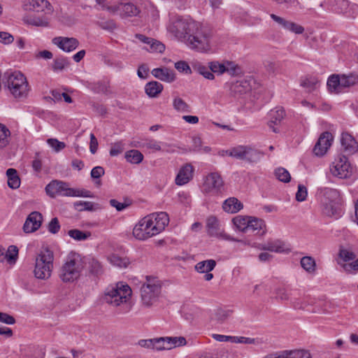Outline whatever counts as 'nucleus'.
Returning a JSON list of instances; mask_svg holds the SVG:
<instances>
[{"label":"nucleus","mask_w":358,"mask_h":358,"mask_svg":"<svg viewBox=\"0 0 358 358\" xmlns=\"http://www.w3.org/2000/svg\"><path fill=\"white\" fill-rule=\"evenodd\" d=\"M84 268L82 257L78 253L71 252L59 268V278L63 282H73L79 279Z\"/></svg>","instance_id":"1"},{"label":"nucleus","mask_w":358,"mask_h":358,"mask_svg":"<svg viewBox=\"0 0 358 358\" xmlns=\"http://www.w3.org/2000/svg\"><path fill=\"white\" fill-rule=\"evenodd\" d=\"M3 83L15 99H24L29 91L26 77L20 71H6L3 76Z\"/></svg>","instance_id":"2"},{"label":"nucleus","mask_w":358,"mask_h":358,"mask_svg":"<svg viewBox=\"0 0 358 358\" xmlns=\"http://www.w3.org/2000/svg\"><path fill=\"white\" fill-rule=\"evenodd\" d=\"M211 31L207 27L196 22V26L191 30L187 38V45L199 52H207L210 48Z\"/></svg>","instance_id":"3"},{"label":"nucleus","mask_w":358,"mask_h":358,"mask_svg":"<svg viewBox=\"0 0 358 358\" xmlns=\"http://www.w3.org/2000/svg\"><path fill=\"white\" fill-rule=\"evenodd\" d=\"M162 282L155 276L147 275L143 282L140 292L143 305L150 307L155 303L162 292Z\"/></svg>","instance_id":"4"},{"label":"nucleus","mask_w":358,"mask_h":358,"mask_svg":"<svg viewBox=\"0 0 358 358\" xmlns=\"http://www.w3.org/2000/svg\"><path fill=\"white\" fill-rule=\"evenodd\" d=\"M131 289L128 285L118 282L115 286L108 287L103 296V301L113 306L117 307L127 303L131 299Z\"/></svg>","instance_id":"5"},{"label":"nucleus","mask_w":358,"mask_h":358,"mask_svg":"<svg viewBox=\"0 0 358 358\" xmlns=\"http://www.w3.org/2000/svg\"><path fill=\"white\" fill-rule=\"evenodd\" d=\"M53 252L45 249L36 257L35 266L34 270V275L41 280L48 279L51 276L53 268Z\"/></svg>","instance_id":"6"},{"label":"nucleus","mask_w":358,"mask_h":358,"mask_svg":"<svg viewBox=\"0 0 358 358\" xmlns=\"http://www.w3.org/2000/svg\"><path fill=\"white\" fill-rule=\"evenodd\" d=\"M195 21L182 18L180 16H173L167 26V30L178 39H185L188 37L191 30L196 26Z\"/></svg>","instance_id":"7"},{"label":"nucleus","mask_w":358,"mask_h":358,"mask_svg":"<svg viewBox=\"0 0 358 358\" xmlns=\"http://www.w3.org/2000/svg\"><path fill=\"white\" fill-rule=\"evenodd\" d=\"M133 235L136 239L140 241H145L157 235L153 228L152 221L149 218L148 215L144 217L135 225L133 229Z\"/></svg>","instance_id":"8"},{"label":"nucleus","mask_w":358,"mask_h":358,"mask_svg":"<svg viewBox=\"0 0 358 358\" xmlns=\"http://www.w3.org/2000/svg\"><path fill=\"white\" fill-rule=\"evenodd\" d=\"M225 152L230 157L248 162H255L259 159V152L249 145H238Z\"/></svg>","instance_id":"9"},{"label":"nucleus","mask_w":358,"mask_h":358,"mask_svg":"<svg viewBox=\"0 0 358 358\" xmlns=\"http://www.w3.org/2000/svg\"><path fill=\"white\" fill-rule=\"evenodd\" d=\"M331 173L339 178H348L351 176L352 167L345 155L339 156L332 163Z\"/></svg>","instance_id":"10"},{"label":"nucleus","mask_w":358,"mask_h":358,"mask_svg":"<svg viewBox=\"0 0 358 358\" xmlns=\"http://www.w3.org/2000/svg\"><path fill=\"white\" fill-rule=\"evenodd\" d=\"M207 233L210 236L221 237L224 240L239 242V240L224 233L219 220L215 216H210L206 220Z\"/></svg>","instance_id":"11"},{"label":"nucleus","mask_w":358,"mask_h":358,"mask_svg":"<svg viewBox=\"0 0 358 358\" xmlns=\"http://www.w3.org/2000/svg\"><path fill=\"white\" fill-rule=\"evenodd\" d=\"M223 186V180L221 176L217 172L208 174L203 183V189L205 192H213L215 194L221 192Z\"/></svg>","instance_id":"12"},{"label":"nucleus","mask_w":358,"mask_h":358,"mask_svg":"<svg viewBox=\"0 0 358 358\" xmlns=\"http://www.w3.org/2000/svg\"><path fill=\"white\" fill-rule=\"evenodd\" d=\"M333 136L330 132L322 133L313 148V153L318 157L323 156L331 146Z\"/></svg>","instance_id":"13"},{"label":"nucleus","mask_w":358,"mask_h":358,"mask_svg":"<svg viewBox=\"0 0 358 358\" xmlns=\"http://www.w3.org/2000/svg\"><path fill=\"white\" fill-rule=\"evenodd\" d=\"M52 42L64 52H70L79 45V41L76 38L57 36L52 38Z\"/></svg>","instance_id":"14"},{"label":"nucleus","mask_w":358,"mask_h":358,"mask_svg":"<svg viewBox=\"0 0 358 358\" xmlns=\"http://www.w3.org/2000/svg\"><path fill=\"white\" fill-rule=\"evenodd\" d=\"M43 221L42 215L34 211L31 213L26 219L23 226V230L25 233H32L38 230L41 226Z\"/></svg>","instance_id":"15"},{"label":"nucleus","mask_w":358,"mask_h":358,"mask_svg":"<svg viewBox=\"0 0 358 358\" xmlns=\"http://www.w3.org/2000/svg\"><path fill=\"white\" fill-rule=\"evenodd\" d=\"M148 217L152 220L153 228L157 234L162 232L169 222V215L165 212L151 213Z\"/></svg>","instance_id":"16"},{"label":"nucleus","mask_w":358,"mask_h":358,"mask_svg":"<svg viewBox=\"0 0 358 358\" xmlns=\"http://www.w3.org/2000/svg\"><path fill=\"white\" fill-rule=\"evenodd\" d=\"M341 142L343 151L346 155H352L358 151V143L350 134L343 133Z\"/></svg>","instance_id":"17"},{"label":"nucleus","mask_w":358,"mask_h":358,"mask_svg":"<svg viewBox=\"0 0 358 358\" xmlns=\"http://www.w3.org/2000/svg\"><path fill=\"white\" fill-rule=\"evenodd\" d=\"M194 167L190 164H186L182 166L176 177V184L177 185H184L187 184L193 177Z\"/></svg>","instance_id":"18"},{"label":"nucleus","mask_w":358,"mask_h":358,"mask_svg":"<svg viewBox=\"0 0 358 358\" xmlns=\"http://www.w3.org/2000/svg\"><path fill=\"white\" fill-rule=\"evenodd\" d=\"M319 194L322 196L321 202H330L333 203H341L339 192L333 188L323 187L319 189Z\"/></svg>","instance_id":"19"},{"label":"nucleus","mask_w":358,"mask_h":358,"mask_svg":"<svg viewBox=\"0 0 358 358\" xmlns=\"http://www.w3.org/2000/svg\"><path fill=\"white\" fill-rule=\"evenodd\" d=\"M266 358H311L310 352L305 350H284L268 356Z\"/></svg>","instance_id":"20"},{"label":"nucleus","mask_w":358,"mask_h":358,"mask_svg":"<svg viewBox=\"0 0 358 358\" xmlns=\"http://www.w3.org/2000/svg\"><path fill=\"white\" fill-rule=\"evenodd\" d=\"M151 73L155 78L164 82L172 83L176 80L174 71L166 67L154 69Z\"/></svg>","instance_id":"21"},{"label":"nucleus","mask_w":358,"mask_h":358,"mask_svg":"<svg viewBox=\"0 0 358 358\" xmlns=\"http://www.w3.org/2000/svg\"><path fill=\"white\" fill-rule=\"evenodd\" d=\"M249 221L250 223L248 224L247 233H252L259 236H262L266 233V224L263 220L250 217Z\"/></svg>","instance_id":"22"},{"label":"nucleus","mask_w":358,"mask_h":358,"mask_svg":"<svg viewBox=\"0 0 358 358\" xmlns=\"http://www.w3.org/2000/svg\"><path fill=\"white\" fill-rule=\"evenodd\" d=\"M263 250H268L277 253H288L290 252L289 248H286L285 244L280 240L268 241L262 245L261 248Z\"/></svg>","instance_id":"23"},{"label":"nucleus","mask_w":358,"mask_h":358,"mask_svg":"<svg viewBox=\"0 0 358 358\" xmlns=\"http://www.w3.org/2000/svg\"><path fill=\"white\" fill-rule=\"evenodd\" d=\"M251 90L249 82L245 79L233 83L230 86V93L234 96H241Z\"/></svg>","instance_id":"24"},{"label":"nucleus","mask_w":358,"mask_h":358,"mask_svg":"<svg viewBox=\"0 0 358 358\" xmlns=\"http://www.w3.org/2000/svg\"><path fill=\"white\" fill-rule=\"evenodd\" d=\"M24 9L36 12H42L45 9L52 10L50 3L47 0H27Z\"/></svg>","instance_id":"25"},{"label":"nucleus","mask_w":358,"mask_h":358,"mask_svg":"<svg viewBox=\"0 0 358 358\" xmlns=\"http://www.w3.org/2000/svg\"><path fill=\"white\" fill-rule=\"evenodd\" d=\"M243 203L235 197L226 199L223 204V210L229 213H236L243 208Z\"/></svg>","instance_id":"26"},{"label":"nucleus","mask_w":358,"mask_h":358,"mask_svg":"<svg viewBox=\"0 0 358 358\" xmlns=\"http://www.w3.org/2000/svg\"><path fill=\"white\" fill-rule=\"evenodd\" d=\"M60 195L65 196H83L90 197V192L87 190H80L68 187L67 183L64 182V185H61Z\"/></svg>","instance_id":"27"},{"label":"nucleus","mask_w":358,"mask_h":358,"mask_svg":"<svg viewBox=\"0 0 358 358\" xmlns=\"http://www.w3.org/2000/svg\"><path fill=\"white\" fill-rule=\"evenodd\" d=\"M322 213L329 217H338L341 215V210L340 203H333L330 202H322Z\"/></svg>","instance_id":"28"},{"label":"nucleus","mask_w":358,"mask_h":358,"mask_svg":"<svg viewBox=\"0 0 358 358\" xmlns=\"http://www.w3.org/2000/svg\"><path fill=\"white\" fill-rule=\"evenodd\" d=\"M120 13L122 17L136 16L139 13V8L131 3H120Z\"/></svg>","instance_id":"29"},{"label":"nucleus","mask_w":358,"mask_h":358,"mask_svg":"<svg viewBox=\"0 0 358 358\" xmlns=\"http://www.w3.org/2000/svg\"><path fill=\"white\" fill-rule=\"evenodd\" d=\"M163 90V85L157 81H151L145 86V91L150 97L157 96Z\"/></svg>","instance_id":"30"},{"label":"nucleus","mask_w":358,"mask_h":358,"mask_svg":"<svg viewBox=\"0 0 358 358\" xmlns=\"http://www.w3.org/2000/svg\"><path fill=\"white\" fill-rule=\"evenodd\" d=\"M269 116L271 120L268 122V127H271L272 124L280 123L285 116V111L282 107H276L270 111Z\"/></svg>","instance_id":"31"},{"label":"nucleus","mask_w":358,"mask_h":358,"mask_svg":"<svg viewBox=\"0 0 358 358\" xmlns=\"http://www.w3.org/2000/svg\"><path fill=\"white\" fill-rule=\"evenodd\" d=\"M8 178V185L10 188L15 189L20 185V178L17 174V171L15 169H8L6 171Z\"/></svg>","instance_id":"32"},{"label":"nucleus","mask_w":358,"mask_h":358,"mask_svg":"<svg viewBox=\"0 0 358 358\" xmlns=\"http://www.w3.org/2000/svg\"><path fill=\"white\" fill-rule=\"evenodd\" d=\"M327 85L331 92L339 93L342 90L341 77L338 75L331 76L327 80Z\"/></svg>","instance_id":"33"},{"label":"nucleus","mask_w":358,"mask_h":358,"mask_svg":"<svg viewBox=\"0 0 358 358\" xmlns=\"http://www.w3.org/2000/svg\"><path fill=\"white\" fill-rule=\"evenodd\" d=\"M216 262L213 259L201 261L195 265V270L199 273H208L214 269Z\"/></svg>","instance_id":"34"},{"label":"nucleus","mask_w":358,"mask_h":358,"mask_svg":"<svg viewBox=\"0 0 358 358\" xmlns=\"http://www.w3.org/2000/svg\"><path fill=\"white\" fill-rule=\"evenodd\" d=\"M61 185H64V182L53 180L45 187V192L50 197L54 198L59 194Z\"/></svg>","instance_id":"35"},{"label":"nucleus","mask_w":358,"mask_h":358,"mask_svg":"<svg viewBox=\"0 0 358 358\" xmlns=\"http://www.w3.org/2000/svg\"><path fill=\"white\" fill-rule=\"evenodd\" d=\"M249 218L250 217L238 215L233 218L232 222L238 230L247 233V229L250 223Z\"/></svg>","instance_id":"36"},{"label":"nucleus","mask_w":358,"mask_h":358,"mask_svg":"<svg viewBox=\"0 0 358 358\" xmlns=\"http://www.w3.org/2000/svg\"><path fill=\"white\" fill-rule=\"evenodd\" d=\"M70 64L68 58L64 57H56L52 64V69L55 72L62 71L67 68Z\"/></svg>","instance_id":"37"},{"label":"nucleus","mask_w":358,"mask_h":358,"mask_svg":"<svg viewBox=\"0 0 358 358\" xmlns=\"http://www.w3.org/2000/svg\"><path fill=\"white\" fill-rule=\"evenodd\" d=\"M125 158L128 162L138 164L143 161V155L137 150H131L126 152Z\"/></svg>","instance_id":"38"},{"label":"nucleus","mask_w":358,"mask_h":358,"mask_svg":"<svg viewBox=\"0 0 358 358\" xmlns=\"http://www.w3.org/2000/svg\"><path fill=\"white\" fill-rule=\"evenodd\" d=\"M10 131L4 125L0 123V149L6 147L10 141Z\"/></svg>","instance_id":"39"},{"label":"nucleus","mask_w":358,"mask_h":358,"mask_svg":"<svg viewBox=\"0 0 358 358\" xmlns=\"http://www.w3.org/2000/svg\"><path fill=\"white\" fill-rule=\"evenodd\" d=\"M301 266L308 273H314L316 268V263L315 259L309 256H306L301 259Z\"/></svg>","instance_id":"40"},{"label":"nucleus","mask_w":358,"mask_h":358,"mask_svg":"<svg viewBox=\"0 0 358 358\" xmlns=\"http://www.w3.org/2000/svg\"><path fill=\"white\" fill-rule=\"evenodd\" d=\"M173 107L178 112H190V106L179 96L174 97L173 100Z\"/></svg>","instance_id":"41"},{"label":"nucleus","mask_w":358,"mask_h":358,"mask_svg":"<svg viewBox=\"0 0 358 358\" xmlns=\"http://www.w3.org/2000/svg\"><path fill=\"white\" fill-rule=\"evenodd\" d=\"M167 341V348L169 350L172 348L184 346L187 344V341L185 337L183 336H174V337H166Z\"/></svg>","instance_id":"42"},{"label":"nucleus","mask_w":358,"mask_h":358,"mask_svg":"<svg viewBox=\"0 0 358 358\" xmlns=\"http://www.w3.org/2000/svg\"><path fill=\"white\" fill-rule=\"evenodd\" d=\"M342 90L345 87L353 86L358 83V76L350 74L341 76Z\"/></svg>","instance_id":"43"},{"label":"nucleus","mask_w":358,"mask_h":358,"mask_svg":"<svg viewBox=\"0 0 358 358\" xmlns=\"http://www.w3.org/2000/svg\"><path fill=\"white\" fill-rule=\"evenodd\" d=\"M28 24L36 27H48L49 25L48 20L46 17H30L24 20Z\"/></svg>","instance_id":"44"},{"label":"nucleus","mask_w":358,"mask_h":358,"mask_svg":"<svg viewBox=\"0 0 358 358\" xmlns=\"http://www.w3.org/2000/svg\"><path fill=\"white\" fill-rule=\"evenodd\" d=\"M18 257V249L15 245H10L4 255V259L9 264H15Z\"/></svg>","instance_id":"45"},{"label":"nucleus","mask_w":358,"mask_h":358,"mask_svg":"<svg viewBox=\"0 0 358 358\" xmlns=\"http://www.w3.org/2000/svg\"><path fill=\"white\" fill-rule=\"evenodd\" d=\"M68 234L71 238L78 241L86 240L91 236L90 232H85L79 229H71L68 231Z\"/></svg>","instance_id":"46"},{"label":"nucleus","mask_w":358,"mask_h":358,"mask_svg":"<svg viewBox=\"0 0 358 358\" xmlns=\"http://www.w3.org/2000/svg\"><path fill=\"white\" fill-rule=\"evenodd\" d=\"M109 262L114 266L120 268H126L129 262L126 258H122L117 255H112L108 257Z\"/></svg>","instance_id":"47"},{"label":"nucleus","mask_w":358,"mask_h":358,"mask_svg":"<svg viewBox=\"0 0 358 358\" xmlns=\"http://www.w3.org/2000/svg\"><path fill=\"white\" fill-rule=\"evenodd\" d=\"M318 80L315 77L310 76L302 79L301 81V85L306 88L308 92L314 90L316 87V85L318 83Z\"/></svg>","instance_id":"48"},{"label":"nucleus","mask_w":358,"mask_h":358,"mask_svg":"<svg viewBox=\"0 0 358 358\" xmlns=\"http://www.w3.org/2000/svg\"><path fill=\"white\" fill-rule=\"evenodd\" d=\"M232 310L227 309H217L215 313V320L219 323L224 322L231 316Z\"/></svg>","instance_id":"49"},{"label":"nucleus","mask_w":358,"mask_h":358,"mask_svg":"<svg viewBox=\"0 0 358 358\" xmlns=\"http://www.w3.org/2000/svg\"><path fill=\"white\" fill-rule=\"evenodd\" d=\"M89 264H90V266H89L90 272L92 274L98 276L103 273L102 265L98 260H96L95 259H92L90 262Z\"/></svg>","instance_id":"50"},{"label":"nucleus","mask_w":358,"mask_h":358,"mask_svg":"<svg viewBox=\"0 0 358 358\" xmlns=\"http://www.w3.org/2000/svg\"><path fill=\"white\" fill-rule=\"evenodd\" d=\"M338 255L345 262L354 260L357 257V255L354 252L343 248H340Z\"/></svg>","instance_id":"51"},{"label":"nucleus","mask_w":358,"mask_h":358,"mask_svg":"<svg viewBox=\"0 0 358 358\" xmlns=\"http://www.w3.org/2000/svg\"><path fill=\"white\" fill-rule=\"evenodd\" d=\"M276 178L281 182H288L291 180V176L287 170L284 168H278L275 171Z\"/></svg>","instance_id":"52"},{"label":"nucleus","mask_w":358,"mask_h":358,"mask_svg":"<svg viewBox=\"0 0 358 358\" xmlns=\"http://www.w3.org/2000/svg\"><path fill=\"white\" fill-rule=\"evenodd\" d=\"M196 71L202 75L205 78L208 80H213L215 78L214 74L213 73L211 69L203 65H198L196 67Z\"/></svg>","instance_id":"53"},{"label":"nucleus","mask_w":358,"mask_h":358,"mask_svg":"<svg viewBox=\"0 0 358 358\" xmlns=\"http://www.w3.org/2000/svg\"><path fill=\"white\" fill-rule=\"evenodd\" d=\"M167 341L166 337L153 338L154 350L158 351L169 350V348H167Z\"/></svg>","instance_id":"54"},{"label":"nucleus","mask_w":358,"mask_h":358,"mask_svg":"<svg viewBox=\"0 0 358 358\" xmlns=\"http://www.w3.org/2000/svg\"><path fill=\"white\" fill-rule=\"evenodd\" d=\"M149 45L150 48L148 50L150 52L162 53L165 50V45L155 38H152V41H150Z\"/></svg>","instance_id":"55"},{"label":"nucleus","mask_w":358,"mask_h":358,"mask_svg":"<svg viewBox=\"0 0 358 358\" xmlns=\"http://www.w3.org/2000/svg\"><path fill=\"white\" fill-rule=\"evenodd\" d=\"M47 143L56 152L62 150L66 147L64 142L59 141L57 138H48Z\"/></svg>","instance_id":"56"},{"label":"nucleus","mask_w":358,"mask_h":358,"mask_svg":"<svg viewBox=\"0 0 358 358\" xmlns=\"http://www.w3.org/2000/svg\"><path fill=\"white\" fill-rule=\"evenodd\" d=\"M308 195V190L305 185L299 184L298 185V189L296 193V200L299 202L304 201L306 199Z\"/></svg>","instance_id":"57"},{"label":"nucleus","mask_w":358,"mask_h":358,"mask_svg":"<svg viewBox=\"0 0 358 358\" xmlns=\"http://www.w3.org/2000/svg\"><path fill=\"white\" fill-rule=\"evenodd\" d=\"M285 29L296 34H301L304 31V28L301 25L292 21H288Z\"/></svg>","instance_id":"58"},{"label":"nucleus","mask_w":358,"mask_h":358,"mask_svg":"<svg viewBox=\"0 0 358 358\" xmlns=\"http://www.w3.org/2000/svg\"><path fill=\"white\" fill-rule=\"evenodd\" d=\"M209 68L211 69L213 73H217L218 75H221L225 73V64H220L218 62H210Z\"/></svg>","instance_id":"59"},{"label":"nucleus","mask_w":358,"mask_h":358,"mask_svg":"<svg viewBox=\"0 0 358 358\" xmlns=\"http://www.w3.org/2000/svg\"><path fill=\"white\" fill-rule=\"evenodd\" d=\"M74 207L78 211L84 210H92L93 209L94 204L91 201H80L74 203Z\"/></svg>","instance_id":"60"},{"label":"nucleus","mask_w":358,"mask_h":358,"mask_svg":"<svg viewBox=\"0 0 358 358\" xmlns=\"http://www.w3.org/2000/svg\"><path fill=\"white\" fill-rule=\"evenodd\" d=\"M334 6H336V9L339 12H345L349 6L348 0H329Z\"/></svg>","instance_id":"61"},{"label":"nucleus","mask_w":358,"mask_h":358,"mask_svg":"<svg viewBox=\"0 0 358 358\" xmlns=\"http://www.w3.org/2000/svg\"><path fill=\"white\" fill-rule=\"evenodd\" d=\"M351 263L343 264V268L349 273L358 272V258Z\"/></svg>","instance_id":"62"},{"label":"nucleus","mask_w":358,"mask_h":358,"mask_svg":"<svg viewBox=\"0 0 358 358\" xmlns=\"http://www.w3.org/2000/svg\"><path fill=\"white\" fill-rule=\"evenodd\" d=\"M143 147L148 149H152L155 151L162 150V147L159 145V143L154 139L146 140L143 143Z\"/></svg>","instance_id":"63"},{"label":"nucleus","mask_w":358,"mask_h":358,"mask_svg":"<svg viewBox=\"0 0 358 358\" xmlns=\"http://www.w3.org/2000/svg\"><path fill=\"white\" fill-rule=\"evenodd\" d=\"M60 229V224L57 217L52 218L48 224V229L51 234H57Z\"/></svg>","instance_id":"64"}]
</instances>
